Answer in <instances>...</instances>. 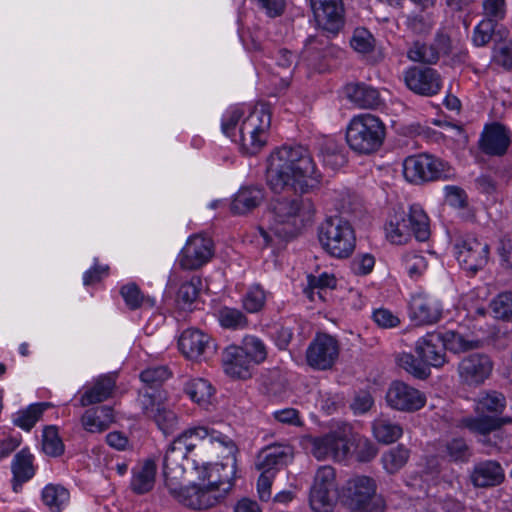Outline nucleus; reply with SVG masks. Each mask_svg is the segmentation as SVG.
<instances>
[{
  "label": "nucleus",
  "mask_w": 512,
  "mask_h": 512,
  "mask_svg": "<svg viewBox=\"0 0 512 512\" xmlns=\"http://www.w3.org/2000/svg\"><path fill=\"white\" fill-rule=\"evenodd\" d=\"M321 173L307 147L284 145L268 158L266 180L274 193H308L318 188Z\"/></svg>",
  "instance_id": "nucleus-1"
},
{
  "label": "nucleus",
  "mask_w": 512,
  "mask_h": 512,
  "mask_svg": "<svg viewBox=\"0 0 512 512\" xmlns=\"http://www.w3.org/2000/svg\"><path fill=\"white\" fill-rule=\"evenodd\" d=\"M315 207L310 200L280 197L269 204V225L259 228L265 245L273 243L274 237L289 241L296 237L307 223L312 221Z\"/></svg>",
  "instance_id": "nucleus-2"
},
{
  "label": "nucleus",
  "mask_w": 512,
  "mask_h": 512,
  "mask_svg": "<svg viewBox=\"0 0 512 512\" xmlns=\"http://www.w3.org/2000/svg\"><path fill=\"white\" fill-rule=\"evenodd\" d=\"M208 439L210 443L218 442L230 447V451L236 450V445L227 436L222 435L207 427H195L184 431L170 444L163 458V476L165 480L177 479L182 476L184 460L189 452L193 451L199 441Z\"/></svg>",
  "instance_id": "nucleus-3"
},
{
  "label": "nucleus",
  "mask_w": 512,
  "mask_h": 512,
  "mask_svg": "<svg viewBox=\"0 0 512 512\" xmlns=\"http://www.w3.org/2000/svg\"><path fill=\"white\" fill-rule=\"evenodd\" d=\"M482 345L483 341L468 340L455 331H447L444 334L429 332L416 341L415 354L423 358L429 368H440L446 363V349L461 353L481 348Z\"/></svg>",
  "instance_id": "nucleus-4"
},
{
  "label": "nucleus",
  "mask_w": 512,
  "mask_h": 512,
  "mask_svg": "<svg viewBox=\"0 0 512 512\" xmlns=\"http://www.w3.org/2000/svg\"><path fill=\"white\" fill-rule=\"evenodd\" d=\"M506 407L505 396L498 391H482L475 399L474 417H466L462 420L464 427L472 433L487 435L500 429L506 424L512 423V418L501 417Z\"/></svg>",
  "instance_id": "nucleus-5"
},
{
  "label": "nucleus",
  "mask_w": 512,
  "mask_h": 512,
  "mask_svg": "<svg viewBox=\"0 0 512 512\" xmlns=\"http://www.w3.org/2000/svg\"><path fill=\"white\" fill-rule=\"evenodd\" d=\"M385 137V124L379 117L370 113L353 117L346 129L348 146L361 155H371L379 151Z\"/></svg>",
  "instance_id": "nucleus-6"
},
{
  "label": "nucleus",
  "mask_w": 512,
  "mask_h": 512,
  "mask_svg": "<svg viewBox=\"0 0 512 512\" xmlns=\"http://www.w3.org/2000/svg\"><path fill=\"white\" fill-rule=\"evenodd\" d=\"M387 238L394 244H404L414 236L418 241L430 237L429 218L418 204L409 207V211L395 212L385 227Z\"/></svg>",
  "instance_id": "nucleus-7"
},
{
  "label": "nucleus",
  "mask_w": 512,
  "mask_h": 512,
  "mask_svg": "<svg viewBox=\"0 0 512 512\" xmlns=\"http://www.w3.org/2000/svg\"><path fill=\"white\" fill-rule=\"evenodd\" d=\"M321 247L335 258H347L355 249V232L348 220L342 216H329L318 226Z\"/></svg>",
  "instance_id": "nucleus-8"
},
{
  "label": "nucleus",
  "mask_w": 512,
  "mask_h": 512,
  "mask_svg": "<svg viewBox=\"0 0 512 512\" xmlns=\"http://www.w3.org/2000/svg\"><path fill=\"white\" fill-rule=\"evenodd\" d=\"M405 179L414 184L448 180L455 176V170L447 162L431 154L421 153L408 156L403 162Z\"/></svg>",
  "instance_id": "nucleus-9"
},
{
  "label": "nucleus",
  "mask_w": 512,
  "mask_h": 512,
  "mask_svg": "<svg viewBox=\"0 0 512 512\" xmlns=\"http://www.w3.org/2000/svg\"><path fill=\"white\" fill-rule=\"evenodd\" d=\"M376 489V482L371 477L351 478L344 488L345 504L351 512H383L385 502Z\"/></svg>",
  "instance_id": "nucleus-10"
},
{
  "label": "nucleus",
  "mask_w": 512,
  "mask_h": 512,
  "mask_svg": "<svg viewBox=\"0 0 512 512\" xmlns=\"http://www.w3.org/2000/svg\"><path fill=\"white\" fill-rule=\"evenodd\" d=\"M271 126V113L265 105L255 107L242 122L239 134L242 149L250 155L257 154L266 144Z\"/></svg>",
  "instance_id": "nucleus-11"
},
{
  "label": "nucleus",
  "mask_w": 512,
  "mask_h": 512,
  "mask_svg": "<svg viewBox=\"0 0 512 512\" xmlns=\"http://www.w3.org/2000/svg\"><path fill=\"white\" fill-rule=\"evenodd\" d=\"M339 497L335 470L331 466L320 467L310 489L309 503L315 512H332Z\"/></svg>",
  "instance_id": "nucleus-12"
},
{
  "label": "nucleus",
  "mask_w": 512,
  "mask_h": 512,
  "mask_svg": "<svg viewBox=\"0 0 512 512\" xmlns=\"http://www.w3.org/2000/svg\"><path fill=\"white\" fill-rule=\"evenodd\" d=\"M454 250L460 266L473 274L483 269L489 261V244L473 235L457 239Z\"/></svg>",
  "instance_id": "nucleus-13"
},
{
  "label": "nucleus",
  "mask_w": 512,
  "mask_h": 512,
  "mask_svg": "<svg viewBox=\"0 0 512 512\" xmlns=\"http://www.w3.org/2000/svg\"><path fill=\"white\" fill-rule=\"evenodd\" d=\"M351 426L344 424L341 432H331L322 437L311 440V453L318 460L332 458L336 461L344 460L350 450L348 436Z\"/></svg>",
  "instance_id": "nucleus-14"
},
{
  "label": "nucleus",
  "mask_w": 512,
  "mask_h": 512,
  "mask_svg": "<svg viewBox=\"0 0 512 512\" xmlns=\"http://www.w3.org/2000/svg\"><path fill=\"white\" fill-rule=\"evenodd\" d=\"M225 447L229 452L225 462L204 465L199 471V479L227 495L233 487V480L236 475L235 454L238 449L230 451V447Z\"/></svg>",
  "instance_id": "nucleus-15"
},
{
  "label": "nucleus",
  "mask_w": 512,
  "mask_h": 512,
  "mask_svg": "<svg viewBox=\"0 0 512 512\" xmlns=\"http://www.w3.org/2000/svg\"><path fill=\"white\" fill-rule=\"evenodd\" d=\"M339 355L338 341L325 333L317 334L306 350L307 364L316 370L330 369Z\"/></svg>",
  "instance_id": "nucleus-16"
},
{
  "label": "nucleus",
  "mask_w": 512,
  "mask_h": 512,
  "mask_svg": "<svg viewBox=\"0 0 512 512\" xmlns=\"http://www.w3.org/2000/svg\"><path fill=\"white\" fill-rule=\"evenodd\" d=\"M178 347L183 356L192 361L206 359L216 351L213 338L197 328L184 330L179 336Z\"/></svg>",
  "instance_id": "nucleus-17"
},
{
  "label": "nucleus",
  "mask_w": 512,
  "mask_h": 512,
  "mask_svg": "<svg viewBox=\"0 0 512 512\" xmlns=\"http://www.w3.org/2000/svg\"><path fill=\"white\" fill-rule=\"evenodd\" d=\"M493 362L490 357L483 353H472L458 363V375L460 382L477 387L482 385L491 375Z\"/></svg>",
  "instance_id": "nucleus-18"
},
{
  "label": "nucleus",
  "mask_w": 512,
  "mask_h": 512,
  "mask_svg": "<svg viewBox=\"0 0 512 512\" xmlns=\"http://www.w3.org/2000/svg\"><path fill=\"white\" fill-rule=\"evenodd\" d=\"M213 257V242L202 235L188 238L179 254V265L184 270H197Z\"/></svg>",
  "instance_id": "nucleus-19"
},
{
  "label": "nucleus",
  "mask_w": 512,
  "mask_h": 512,
  "mask_svg": "<svg viewBox=\"0 0 512 512\" xmlns=\"http://www.w3.org/2000/svg\"><path fill=\"white\" fill-rule=\"evenodd\" d=\"M386 402L395 410L415 412L424 407L426 396L402 381H393L386 392Z\"/></svg>",
  "instance_id": "nucleus-20"
},
{
  "label": "nucleus",
  "mask_w": 512,
  "mask_h": 512,
  "mask_svg": "<svg viewBox=\"0 0 512 512\" xmlns=\"http://www.w3.org/2000/svg\"><path fill=\"white\" fill-rule=\"evenodd\" d=\"M175 496L183 505L195 509H208L225 498V494L214 487L202 482L181 488L178 492L173 491Z\"/></svg>",
  "instance_id": "nucleus-21"
},
{
  "label": "nucleus",
  "mask_w": 512,
  "mask_h": 512,
  "mask_svg": "<svg viewBox=\"0 0 512 512\" xmlns=\"http://www.w3.org/2000/svg\"><path fill=\"white\" fill-rule=\"evenodd\" d=\"M406 86L416 94L422 96L436 95L441 89V76L430 67H411L404 73Z\"/></svg>",
  "instance_id": "nucleus-22"
},
{
  "label": "nucleus",
  "mask_w": 512,
  "mask_h": 512,
  "mask_svg": "<svg viewBox=\"0 0 512 512\" xmlns=\"http://www.w3.org/2000/svg\"><path fill=\"white\" fill-rule=\"evenodd\" d=\"M409 315L417 325L434 324L442 316V306L433 297L417 294L409 302Z\"/></svg>",
  "instance_id": "nucleus-23"
},
{
  "label": "nucleus",
  "mask_w": 512,
  "mask_h": 512,
  "mask_svg": "<svg viewBox=\"0 0 512 512\" xmlns=\"http://www.w3.org/2000/svg\"><path fill=\"white\" fill-rule=\"evenodd\" d=\"M511 140L506 127L500 123L486 125L479 140L480 150L489 156H503L506 154Z\"/></svg>",
  "instance_id": "nucleus-24"
},
{
  "label": "nucleus",
  "mask_w": 512,
  "mask_h": 512,
  "mask_svg": "<svg viewBox=\"0 0 512 512\" xmlns=\"http://www.w3.org/2000/svg\"><path fill=\"white\" fill-rule=\"evenodd\" d=\"M293 457V448L288 444H272L263 448L257 455L256 468L263 472L278 470Z\"/></svg>",
  "instance_id": "nucleus-25"
},
{
  "label": "nucleus",
  "mask_w": 512,
  "mask_h": 512,
  "mask_svg": "<svg viewBox=\"0 0 512 512\" xmlns=\"http://www.w3.org/2000/svg\"><path fill=\"white\" fill-rule=\"evenodd\" d=\"M224 372L235 379H247L251 376L253 362L239 346L231 345L222 354Z\"/></svg>",
  "instance_id": "nucleus-26"
},
{
  "label": "nucleus",
  "mask_w": 512,
  "mask_h": 512,
  "mask_svg": "<svg viewBox=\"0 0 512 512\" xmlns=\"http://www.w3.org/2000/svg\"><path fill=\"white\" fill-rule=\"evenodd\" d=\"M470 480L477 488L497 486L504 481V471L497 461H482L474 466Z\"/></svg>",
  "instance_id": "nucleus-27"
},
{
  "label": "nucleus",
  "mask_w": 512,
  "mask_h": 512,
  "mask_svg": "<svg viewBox=\"0 0 512 512\" xmlns=\"http://www.w3.org/2000/svg\"><path fill=\"white\" fill-rule=\"evenodd\" d=\"M265 199L264 189L258 186L241 188L234 196L231 211L234 214L244 215L257 208Z\"/></svg>",
  "instance_id": "nucleus-28"
},
{
  "label": "nucleus",
  "mask_w": 512,
  "mask_h": 512,
  "mask_svg": "<svg viewBox=\"0 0 512 512\" xmlns=\"http://www.w3.org/2000/svg\"><path fill=\"white\" fill-rule=\"evenodd\" d=\"M348 99L359 108L374 109L381 103L377 89L365 83L348 84L345 87Z\"/></svg>",
  "instance_id": "nucleus-29"
},
{
  "label": "nucleus",
  "mask_w": 512,
  "mask_h": 512,
  "mask_svg": "<svg viewBox=\"0 0 512 512\" xmlns=\"http://www.w3.org/2000/svg\"><path fill=\"white\" fill-rule=\"evenodd\" d=\"M316 22L323 30L336 34L344 26V4L312 9Z\"/></svg>",
  "instance_id": "nucleus-30"
},
{
  "label": "nucleus",
  "mask_w": 512,
  "mask_h": 512,
  "mask_svg": "<svg viewBox=\"0 0 512 512\" xmlns=\"http://www.w3.org/2000/svg\"><path fill=\"white\" fill-rule=\"evenodd\" d=\"M114 387L115 379L113 376H100L95 380L93 386L81 395L80 406L86 407L105 401L111 396Z\"/></svg>",
  "instance_id": "nucleus-31"
},
{
  "label": "nucleus",
  "mask_w": 512,
  "mask_h": 512,
  "mask_svg": "<svg viewBox=\"0 0 512 512\" xmlns=\"http://www.w3.org/2000/svg\"><path fill=\"white\" fill-rule=\"evenodd\" d=\"M156 463L153 459H146L143 464L133 471L130 487L136 494L149 492L155 482Z\"/></svg>",
  "instance_id": "nucleus-32"
},
{
  "label": "nucleus",
  "mask_w": 512,
  "mask_h": 512,
  "mask_svg": "<svg viewBox=\"0 0 512 512\" xmlns=\"http://www.w3.org/2000/svg\"><path fill=\"white\" fill-rule=\"evenodd\" d=\"M12 488L15 493H18L22 484L34 475L32 455L25 450L20 451L14 457L12 462Z\"/></svg>",
  "instance_id": "nucleus-33"
},
{
  "label": "nucleus",
  "mask_w": 512,
  "mask_h": 512,
  "mask_svg": "<svg viewBox=\"0 0 512 512\" xmlns=\"http://www.w3.org/2000/svg\"><path fill=\"white\" fill-rule=\"evenodd\" d=\"M42 500L51 512H61L70 499L69 491L59 484H48L42 490Z\"/></svg>",
  "instance_id": "nucleus-34"
},
{
  "label": "nucleus",
  "mask_w": 512,
  "mask_h": 512,
  "mask_svg": "<svg viewBox=\"0 0 512 512\" xmlns=\"http://www.w3.org/2000/svg\"><path fill=\"white\" fill-rule=\"evenodd\" d=\"M372 430L374 437L383 444L397 441L403 433V429L399 424L384 417L374 420Z\"/></svg>",
  "instance_id": "nucleus-35"
},
{
  "label": "nucleus",
  "mask_w": 512,
  "mask_h": 512,
  "mask_svg": "<svg viewBox=\"0 0 512 512\" xmlns=\"http://www.w3.org/2000/svg\"><path fill=\"white\" fill-rule=\"evenodd\" d=\"M202 287V280L198 276L191 277L190 280L183 282L176 296V302L179 308L183 310L190 309L197 300Z\"/></svg>",
  "instance_id": "nucleus-36"
},
{
  "label": "nucleus",
  "mask_w": 512,
  "mask_h": 512,
  "mask_svg": "<svg viewBox=\"0 0 512 512\" xmlns=\"http://www.w3.org/2000/svg\"><path fill=\"white\" fill-rule=\"evenodd\" d=\"M398 365L415 378L424 380L431 374V370L423 358L411 353H402L397 357Z\"/></svg>",
  "instance_id": "nucleus-37"
},
{
  "label": "nucleus",
  "mask_w": 512,
  "mask_h": 512,
  "mask_svg": "<svg viewBox=\"0 0 512 512\" xmlns=\"http://www.w3.org/2000/svg\"><path fill=\"white\" fill-rule=\"evenodd\" d=\"M329 45V39L324 34L309 36L302 51V58L315 65L316 61L326 56V49Z\"/></svg>",
  "instance_id": "nucleus-38"
},
{
  "label": "nucleus",
  "mask_w": 512,
  "mask_h": 512,
  "mask_svg": "<svg viewBox=\"0 0 512 512\" xmlns=\"http://www.w3.org/2000/svg\"><path fill=\"white\" fill-rule=\"evenodd\" d=\"M410 456V451L404 445L399 444L385 453L381 457L384 469L389 474L397 473L405 466Z\"/></svg>",
  "instance_id": "nucleus-39"
},
{
  "label": "nucleus",
  "mask_w": 512,
  "mask_h": 512,
  "mask_svg": "<svg viewBox=\"0 0 512 512\" xmlns=\"http://www.w3.org/2000/svg\"><path fill=\"white\" fill-rule=\"evenodd\" d=\"M185 393L199 405H207L213 395L212 385L203 378H195L186 382Z\"/></svg>",
  "instance_id": "nucleus-40"
},
{
  "label": "nucleus",
  "mask_w": 512,
  "mask_h": 512,
  "mask_svg": "<svg viewBox=\"0 0 512 512\" xmlns=\"http://www.w3.org/2000/svg\"><path fill=\"white\" fill-rule=\"evenodd\" d=\"M320 155L326 166L333 170L342 167L346 163V157L340 146L332 139L325 140L320 146Z\"/></svg>",
  "instance_id": "nucleus-41"
},
{
  "label": "nucleus",
  "mask_w": 512,
  "mask_h": 512,
  "mask_svg": "<svg viewBox=\"0 0 512 512\" xmlns=\"http://www.w3.org/2000/svg\"><path fill=\"white\" fill-rule=\"evenodd\" d=\"M49 406V403L30 405L26 410L17 414V417L14 419V424L26 431L31 430Z\"/></svg>",
  "instance_id": "nucleus-42"
},
{
  "label": "nucleus",
  "mask_w": 512,
  "mask_h": 512,
  "mask_svg": "<svg viewBox=\"0 0 512 512\" xmlns=\"http://www.w3.org/2000/svg\"><path fill=\"white\" fill-rule=\"evenodd\" d=\"M254 364H260L267 358V347L264 342L256 336H245L242 345L239 346Z\"/></svg>",
  "instance_id": "nucleus-43"
},
{
  "label": "nucleus",
  "mask_w": 512,
  "mask_h": 512,
  "mask_svg": "<svg viewBox=\"0 0 512 512\" xmlns=\"http://www.w3.org/2000/svg\"><path fill=\"white\" fill-rule=\"evenodd\" d=\"M410 60L425 64H435L439 60V51L433 45L415 42L407 52Z\"/></svg>",
  "instance_id": "nucleus-44"
},
{
  "label": "nucleus",
  "mask_w": 512,
  "mask_h": 512,
  "mask_svg": "<svg viewBox=\"0 0 512 512\" xmlns=\"http://www.w3.org/2000/svg\"><path fill=\"white\" fill-rule=\"evenodd\" d=\"M218 320L222 327L242 329L248 325L247 317L238 309L223 307L218 312Z\"/></svg>",
  "instance_id": "nucleus-45"
},
{
  "label": "nucleus",
  "mask_w": 512,
  "mask_h": 512,
  "mask_svg": "<svg viewBox=\"0 0 512 512\" xmlns=\"http://www.w3.org/2000/svg\"><path fill=\"white\" fill-rule=\"evenodd\" d=\"M42 449L45 454L53 457L64 452V444L55 426H47L43 431Z\"/></svg>",
  "instance_id": "nucleus-46"
},
{
  "label": "nucleus",
  "mask_w": 512,
  "mask_h": 512,
  "mask_svg": "<svg viewBox=\"0 0 512 512\" xmlns=\"http://www.w3.org/2000/svg\"><path fill=\"white\" fill-rule=\"evenodd\" d=\"M352 48L362 54H367L375 48V38L366 28L359 27L353 32L350 40Z\"/></svg>",
  "instance_id": "nucleus-47"
},
{
  "label": "nucleus",
  "mask_w": 512,
  "mask_h": 512,
  "mask_svg": "<svg viewBox=\"0 0 512 512\" xmlns=\"http://www.w3.org/2000/svg\"><path fill=\"white\" fill-rule=\"evenodd\" d=\"M139 402L143 413L149 418H151L164 405L161 394L156 389H152V391H149L148 389L141 391L139 395Z\"/></svg>",
  "instance_id": "nucleus-48"
},
{
  "label": "nucleus",
  "mask_w": 512,
  "mask_h": 512,
  "mask_svg": "<svg viewBox=\"0 0 512 512\" xmlns=\"http://www.w3.org/2000/svg\"><path fill=\"white\" fill-rule=\"evenodd\" d=\"M446 453L455 462H468L472 457L471 448L462 438H454L447 442Z\"/></svg>",
  "instance_id": "nucleus-49"
},
{
  "label": "nucleus",
  "mask_w": 512,
  "mask_h": 512,
  "mask_svg": "<svg viewBox=\"0 0 512 512\" xmlns=\"http://www.w3.org/2000/svg\"><path fill=\"white\" fill-rule=\"evenodd\" d=\"M265 301V291L260 286H254L243 296L242 304L247 312L256 313L264 307Z\"/></svg>",
  "instance_id": "nucleus-50"
},
{
  "label": "nucleus",
  "mask_w": 512,
  "mask_h": 512,
  "mask_svg": "<svg viewBox=\"0 0 512 512\" xmlns=\"http://www.w3.org/2000/svg\"><path fill=\"white\" fill-rule=\"evenodd\" d=\"M491 308L496 318L512 321V292L499 294L491 302Z\"/></svg>",
  "instance_id": "nucleus-51"
},
{
  "label": "nucleus",
  "mask_w": 512,
  "mask_h": 512,
  "mask_svg": "<svg viewBox=\"0 0 512 512\" xmlns=\"http://www.w3.org/2000/svg\"><path fill=\"white\" fill-rule=\"evenodd\" d=\"M402 266L410 277L420 276L427 268L425 258L417 252H407L402 257Z\"/></svg>",
  "instance_id": "nucleus-52"
},
{
  "label": "nucleus",
  "mask_w": 512,
  "mask_h": 512,
  "mask_svg": "<svg viewBox=\"0 0 512 512\" xmlns=\"http://www.w3.org/2000/svg\"><path fill=\"white\" fill-rule=\"evenodd\" d=\"M170 377V372L165 366H156L145 369L140 374V379L151 389L160 386Z\"/></svg>",
  "instance_id": "nucleus-53"
},
{
  "label": "nucleus",
  "mask_w": 512,
  "mask_h": 512,
  "mask_svg": "<svg viewBox=\"0 0 512 512\" xmlns=\"http://www.w3.org/2000/svg\"><path fill=\"white\" fill-rule=\"evenodd\" d=\"M151 419L154 420L158 428L164 433H171L177 425L176 414L168 409L165 404L157 411Z\"/></svg>",
  "instance_id": "nucleus-54"
},
{
  "label": "nucleus",
  "mask_w": 512,
  "mask_h": 512,
  "mask_svg": "<svg viewBox=\"0 0 512 512\" xmlns=\"http://www.w3.org/2000/svg\"><path fill=\"white\" fill-rule=\"evenodd\" d=\"M482 6L484 19L491 20L496 24L504 19L506 14L505 0H484Z\"/></svg>",
  "instance_id": "nucleus-55"
},
{
  "label": "nucleus",
  "mask_w": 512,
  "mask_h": 512,
  "mask_svg": "<svg viewBox=\"0 0 512 512\" xmlns=\"http://www.w3.org/2000/svg\"><path fill=\"white\" fill-rule=\"evenodd\" d=\"M355 457L359 462H370L378 453L377 447L367 438L359 437L355 447Z\"/></svg>",
  "instance_id": "nucleus-56"
},
{
  "label": "nucleus",
  "mask_w": 512,
  "mask_h": 512,
  "mask_svg": "<svg viewBox=\"0 0 512 512\" xmlns=\"http://www.w3.org/2000/svg\"><path fill=\"white\" fill-rule=\"evenodd\" d=\"M496 23L483 19L474 29L473 42L477 46L486 45L492 38Z\"/></svg>",
  "instance_id": "nucleus-57"
},
{
  "label": "nucleus",
  "mask_w": 512,
  "mask_h": 512,
  "mask_svg": "<svg viewBox=\"0 0 512 512\" xmlns=\"http://www.w3.org/2000/svg\"><path fill=\"white\" fill-rule=\"evenodd\" d=\"M375 265V258L372 254H358L351 262V269L355 275H368L372 272Z\"/></svg>",
  "instance_id": "nucleus-58"
},
{
  "label": "nucleus",
  "mask_w": 512,
  "mask_h": 512,
  "mask_svg": "<svg viewBox=\"0 0 512 512\" xmlns=\"http://www.w3.org/2000/svg\"><path fill=\"white\" fill-rule=\"evenodd\" d=\"M81 423L83 428L91 433H100L109 428V426L99 419L93 408L88 409L82 415Z\"/></svg>",
  "instance_id": "nucleus-59"
},
{
  "label": "nucleus",
  "mask_w": 512,
  "mask_h": 512,
  "mask_svg": "<svg viewBox=\"0 0 512 512\" xmlns=\"http://www.w3.org/2000/svg\"><path fill=\"white\" fill-rule=\"evenodd\" d=\"M121 295L126 305L131 309H138L145 298L136 284H128L121 288Z\"/></svg>",
  "instance_id": "nucleus-60"
},
{
  "label": "nucleus",
  "mask_w": 512,
  "mask_h": 512,
  "mask_svg": "<svg viewBox=\"0 0 512 512\" xmlns=\"http://www.w3.org/2000/svg\"><path fill=\"white\" fill-rule=\"evenodd\" d=\"M373 320L379 327L384 329L395 328L400 324L398 316L385 308L376 309L373 312Z\"/></svg>",
  "instance_id": "nucleus-61"
},
{
  "label": "nucleus",
  "mask_w": 512,
  "mask_h": 512,
  "mask_svg": "<svg viewBox=\"0 0 512 512\" xmlns=\"http://www.w3.org/2000/svg\"><path fill=\"white\" fill-rule=\"evenodd\" d=\"M274 477V471H262L257 482L258 494L262 501H268L271 498V486Z\"/></svg>",
  "instance_id": "nucleus-62"
},
{
  "label": "nucleus",
  "mask_w": 512,
  "mask_h": 512,
  "mask_svg": "<svg viewBox=\"0 0 512 512\" xmlns=\"http://www.w3.org/2000/svg\"><path fill=\"white\" fill-rule=\"evenodd\" d=\"M432 26V22L427 15H414L408 19V27L417 34L429 33Z\"/></svg>",
  "instance_id": "nucleus-63"
},
{
  "label": "nucleus",
  "mask_w": 512,
  "mask_h": 512,
  "mask_svg": "<svg viewBox=\"0 0 512 512\" xmlns=\"http://www.w3.org/2000/svg\"><path fill=\"white\" fill-rule=\"evenodd\" d=\"M494 60L505 69H512V41L504 43L495 51Z\"/></svg>",
  "instance_id": "nucleus-64"
}]
</instances>
